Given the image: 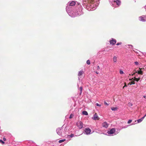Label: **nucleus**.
Masks as SVG:
<instances>
[{
	"label": "nucleus",
	"instance_id": "f257e3e1",
	"mask_svg": "<svg viewBox=\"0 0 146 146\" xmlns=\"http://www.w3.org/2000/svg\"><path fill=\"white\" fill-rule=\"evenodd\" d=\"M77 125L79 129H81L83 127V123L81 121L78 122L77 123Z\"/></svg>",
	"mask_w": 146,
	"mask_h": 146
},
{
	"label": "nucleus",
	"instance_id": "7c9ffc66",
	"mask_svg": "<svg viewBox=\"0 0 146 146\" xmlns=\"http://www.w3.org/2000/svg\"><path fill=\"white\" fill-rule=\"evenodd\" d=\"M104 103L105 104H106V105L107 106H108V103L105 101L104 102Z\"/></svg>",
	"mask_w": 146,
	"mask_h": 146
},
{
	"label": "nucleus",
	"instance_id": "f704fd0d",
	"mask_svg": "<svg viewBox=\"0 0 146 146\" xmlns=\"http://www.w3.org/2000/svg\"><path fill=\"white\" fill-rule=\"evenodd\" d=\"M120 73L121 74H122L123 73V72L122 71H120Z\"/></svg>",
	"mask_w": 146,
	"mask_h": 146
},
{
	"label": "nucleus",
	"instance_id": "72a5a7b5",
	"mask_svg": "<svg viewBox=\"0 0 146 146\" xmlns=\"http://www.w3.org/2000/svg\"><path fill=\"white\" fill-rule=\"evenodd\" d=\"M96 105L97 106H100L101 105H99L97 103Z\"/></svg>",
	"mask_w": 146,
	"mask_h": 146
},
{
	"label": "nucleus",
	"instance_id": "39448f33",
	"mask_svg": "<svg viewBox=\"0 0 146 146\" xmlns=\"http://www.w3.org/2000/svg\"><path fill=\"white\" fill-rule=\"evenodd\" d=\"M85 132L86 134H88L90 133L91 132V130L89 128H87L85 129Z\"/></svg>",
	"mask_w": 146,
	"mask_h": 146
},
{
	"label": "nucleus",
	"instance_id": "2f4dec72",
	"mask_svg": "<svg viewBox=\"0 0 146 146\" xmlns=\"http://www.w3.org/2000/svg\"><path fill=\"white\" fill-rule=\"evenodd\" d=\"M100 69V67L99 66H98L97 67V69L98 70H99Z\"/></svg>",
	"mask_w": 146,
	"mask_h": 146
},
{
	"label": "nucleus",
	"instance_id": "20e7f679",
	"mask_svg": "<svg viewBox=\"0 0 146 146\" xmlns=\"http://www.w3.org/2000/svg\"><path fill=\"white\" fill-rule=\"evenodd\" d=\"M110 42L111 44L113 45L115 44L116 42V41L115 39L112 38V39L110 41Z\"/></svg>",
	"mask_w": 146,
	"mask_h": 146
},
{
	"label": "nucleus",
	"instance_id": "0eeeda50",
	"mask_svg": "<svg viewBox=\"0 0 146 146\" xmlns=\"http://www.w3.org/2000/svg\"><path fill=\"white\" fill-rule=\"evenodd\" d=\"M139 71H138L137 72V73L138 74H141V75H142L143 74V71L141 70L142 69H144V68H139Z\"/></svg>",
	"mask_w": 146,
	"mask_h": 146
},
{
	"label": "nucleus",
	"instance_id": "6e6552de",
	"mask_svg": "<svg viewBox=\"0 0 146 146\" xmlns=\"http://www.w3.org/2000/svg\"><path fill=\"white\" fill-rule=\"evenodd\" d=\"M102 126L103 127L106 128L108 127V124L107 122H105L102 123Z\"/></svg>",
	"mask_w": 146,
	"mask_h": 146
},
{
	"label": "nucleus",
	"instance_id": "2eb2a0df",
	"mask_svg": "<svg viewBox=\"0 0 146 146\" xmlns=\"http://www.w3.org/2000/svg\"><path fill=\"white\" fill-rule=\"evenodd\" d=\"M113 61L114 62H116L117 61V58L116 56H114L113 58Z\"/></svg>",
	"mask_w": 146,
	"mask_h": 146
},
{
	"label": "nucleus",
	"instance_id": "7ed1b4c3",
	"mask_svg": "<svg viewBox=\"0 0 146 146\" xmlns=\"http://www.w3.org/2000/svg\"><path fill=\"white\" fill-rule=\"evenodd\" d=\"M139 18L140 21L143 22L146 21V16H142L140 17Z\"/></svg>",
	"mask_w": 146,
	"mask_h": 146
},
{
	"label": "nucleus",
	"instance_id": "5701e85b",
	"mask_svg": "<svg viewBox=\"0 0 146 146\" xmlns=\"http://www.w3.org/2000/svg\"><path fill=\"white\" fill-rule=\"evenodd\" d=\"M133 105V104H131L130 102H129L128 103V106H129L131 107Z\"/></svg>",
	"mask_w": 146,
	"mask_h": 146
},
{
	"label": "nucleus",
	"instance_id": "4be33fe9",
	"mask_svg": "<svg viewBox=\"0 0 146 146\" xmlns=\"http://www.w3.org/2000/svg\"><path fill=\"white\" fill-rule=\"evenodd\" d=\"M73 117H74V115L73 114H72V113L70 115V116L69 117V118L71 119V118H73Z\"/></svg>",
	"mask_w": 146,
	"mask_h": 146
},
{
	"label": "nucleus",
	"instance_id": "f8f14e48",
	"mask_svg": "<svg viewBox=\"0 0 146 146\" xmlns=\"http://www.w3.org/2000/svg\"><path fill=\"white\" fill-rule=\"evenodd\" d=\"M146 116V114L143 117H142L141 118L138 119L137 120L138 123H140V122H141Z\"/></svg>",
	"mask_w": 146,
	"mask_h": 146
},
{
	"label": "nucleus",
	"instance_id": "c756f323",
	"mask_svg": "<svg viewBox=\"0 0 146 146\" xmlns=\"http://www.w3.org/2000/svg\"><path fill=\"white\" fill-rule=\"evenodd\" d=\"M74 136V135L73 134H70V136L71 137H73Z\"/></svg>",
	"mask_w": 146,
	"mask_h": 146
},
{
	"label": "nucleus",
	"instance_id": "393cba45",
	"mask_svg": "<svg viewBox=\"0 0 146 146\" xmlns=\"http://www.w3.org/2000/svg\"><path fill=\"white\" fill-rule=\"evenodd\" d=\"M132 120H129L128 121L127 123H128L129 124V123H131L132 122Z\"/></svg>",
	"mask_w": 146,
	"mask_h": 146
},
{
	"label": "nucleus",
	"instance_id": "f03ea898",
	"mask_svg": "<svg viewBox=\"0 0 146 146\" xmlns=\"http://www.w3.org/2000/svg\"><path fill=\"white\" fill-rule=\"evenodd\" d=\"M56 131L58 134L59 135H62V129L61 128H58L56 130Z\"/></svg>",
	"mask_w": 146,
	"mask_h": 146
},
{
	"label": "nucleus",
	"instance_id": "bb28decb",
	"mask_svg": "<svg viewBox=\"0 0 146 146\" xmlns=\"http://www.w3.org/2000/svg\"><path fill=\"white\" fill-rule=\"evenodd\" d=\"M0 142H1L2 144H4L5 143V142L3 141L2 140L0 139Z\"/></svg>",
	"mask_w": 146,
	"mask_h": 146
},
{
	"label": "nucleus",
	"instance_id": "4468645a",
	"mask_svg": "<svg viewBox=\"0 0 146 146\" xmlns=\"http://www.w3.org/2000/svg\"><path fill=\"white\" fill-rule=\"evenodd\" d=\"M84 73V72L83 70H81L79 72L78 75L79 76H81Z\"/></svg>",
	"mask_w": 146,
	"mask_h": 146
},
{
	"label": "nucleus",
	"instance_id": "4c0bfd02",
	"mask_svg": "<svg viewBox=\"0 0 146 146\" xmlns=\"http://www.w3.org/2000/svg\"><path fill=\"white\" fill-rule=\"evenodd\" d=\"M96 72L97 74H98V73H99L97 72Z\"/></svg>",
	"mask_w": 146,
	"mask_h": 146
},
{
	"label": "nucleus",
	"instance_id": "b1692460",
	"mask_svg": "<svg viewBox=\"0 0 146 146\" xmlns=\"http://www.w3.org/2000/svg\"><path fill=\"white\" fill-rule=\"evenodd\" d=\"M133 72H134L132 74V75H133L134 74H135L137 73V72L136 71V70H134V71H133Z\"/></svg>",
	"mask_w": 146,
	"mask_h": 146
},
{
	"label": "nucleus",
	"instance_id": "cd10ccee",
	"mask_svg": "<svg viewBox=\"0 0 146 146\" xmlns=\"http://www.w3.org/2000/svg\"><path fill=\"white\" fill-rule=\"evenodd\" d=\"M121 44V42H118L116 44V45H120V44Z\"/></svg>",
	"mask_w": 146,
	"mask_h": 146
},
{
	"label": "nucleus",
	"instance_id": "412c9836",
	"mask_svg": "<svg viewBox=\"0 0 146 146\" xmlns=\"http://www.w3.org/2000/svg\"><path fill=\"white\" fill-rule=\"evenodd\" d=\"M86 63L88 65L90 64V60H87L86 61Z\"/></svg>",
	"mask_w": 146,
	"mask_h": 146
},
{
	"label": "nucleus",
	"instance_id": "a211bd4d",
	"mask_svg": "<svg viewBox=\"0 0 146 146\" xmlns=\"http://www.w3.org/2000/svg\"><path fill=\"white\" fill-rule=\"evenodd\" d=\"M134 80H132L127 85H129V84H135V82Z\"/></svg>",
	"mask_w": 146,
	"mask_h": 146
},
{
	"label": "nucleus",
	"instance_id": "9d476101",
	"mask_svg": "<svg viewBox=\"0 0 146 146\" xmlns=\"http://www.w3.org/2000/svg\"><path fill=\"white\" fill-rule=\"evenodd\" d=\"M99 0H88V2L91 4H94L95 1H97Z\"/></svg>",
	"mask_w": 146,
	"mask_h": 146
},
{
	"label": "nucleus",
	"instance_id": "c9c22d12",
	"mask_svg": "<svg viewBox=\"0 0 146 146\" xmlns=\"http://www.w3.org/2000/svg\"><path fill=\"white\" fill-rule=\"evenodd\" d=\"M3 140L4 141H5L6 140V139L4 137L3 138Z\"/></svg>",
	"mask_w": 146,
	"mask_h": 146
},
{
	"label": "nucleus",
	"instance_id": "aec40b11",
	"mask_svg": "<svg viewBox=\"0 0 146 146\" xmlns=\"http://www.w3.org/2000/svg\"><path fill=\"white\" fill-rule=\"evenodd\" d=\"M65 140H66L65 139L60 140L59 141V143H61L62 142H63Z\"/></svg>",
	"mask_w": 146,
	"mask_h": 146
},
{
	"label": "nucleus",
	"instance_id": "473e14b6",
	"mask_svg": "<svg viewBox=\"0 0 146 146\" xmlns=\"http://www.w3.org/2000/svg\"><path fill=\"white\" fill-rule=\"evenodd\" d=\"M124 84H125V86L123 87V88H124V87L125 86H127V85H126V84L125 82V83H124Z\"/></svg>",
	"mask_w": 146,
	"mask_h": 146
},
{
	"label": "nucleus",
	"instance_id": "9b49d317",
	"mask_svg": "<svg viewBox=\"0 0 146 146\" xmlns=\"http://www.w3.org/2000/svg\"><path fill=\"white\" fill-rule=\"evenodd\" d=\"M113 2L114 3L115 2L117 5L118 6H119L121 4V2L119 0H117L116 1H114Z\"/></svg>",
	"mask_w": 146,
	"mask_h": 146
},
{
	"label": "nucleus",
	"instance_id": "6ab92c4d",
	"mask_svg": "<svg viewBox=\"0 0 146 146\" xmlns=\"http://www.w3.org/2000/svg\"><path fill=\"white\" fill-rule=\"evenodd\" d=\"M111 109L112 110L115 111L117 110V108L116 107H112L111 108Z\"/></svg>",
	"mask_w": 146,
	"mask_h": 146
},
{
	"label": "nucleus",
	"instance_id": "1a4fd4ad",
	"mask_svg": "<svg viewBox=\"0 0 146 146\" xmlns=\"http://www.w3.org/2000/svg\"><path fill=\"white\" fill-rule=\"evenodd\" d=\"M115 131V129L114 128H112L109 132V134H113Z\"/></svg>",
	"mask_w": 146,
	"mask_h": 146
},
{
	"label": "nucleus",
	"instance_id": "c85d7f7f",
	"mask_svg": "<svg viewBox=\"0 0 146 146\" xmlns=\"http://www.w3.org/2000/svg\"><path fill=\"white\" fill-rule=\"evenodd\" d=\"M79 90L80 91H82V87H81L80 88V89Z\"/></svg>",
	"mask_w": 146,
	"mask_h": 146
},
{
	"label": "nucleus",
	"instance_id": "e433bc0d",
	"mask_svg": "<svg viewBox=\"0 0 146 146\" xmlns=\"http://www.w3.org/2000/svg\"><path fill=\"white\" fill-rule=\"evenodd\" d=\"M143 97L144 98H145L146 97V96H143Z\"/></svg>",
	"mask_w": 146,
	"mask_h": 146
},
{
	"label": "nucleus",
	"instance_id": "dca6fc26",
	"mask_svg": "<svg viewBox=\"0 0 146 146\" xmlns=\"http://www.w3.org/2000/svg\"><path fill=\"white\" fill-rule=\"evenodd\" d=\"M82 114L83 115H88V112L86 111H83V112H82Z\"/></svg>",
	"mask_w": 146,
	"mask_h": 146
},
{
	"label": "nucleus",
	"instance_id": "a878e982",
	"mask_svg": "<svg viewBox=\"0 0 146 146\" xmlns=\"http://www.w3.org/2000/svg\"><path fill=\"white\" fill-rule=\"evenodd\" d=\"M134 63L135 64L137 65H138L139 64V63L138 62H137V61H136V62H134Z\"/></svg>",
	"mask_w": 146,
	"mask_h": 146
},
{
	"label": "nucleus",
	"instance_id": "f3484780",
	"mask_svg": "<svg viewBox=\"0 0 146 146\" xmlns=\"http://www.w3.org/2000/svg\"><path fill=\"white\" fill-rule=\"evenodd\" d=\"M140 79V78H136L135 77H134V79L133 80H135L137 82H138Z\"/></svg>",
	"mask_w": 146,
	"mask_h": 146
},
{
	"label": "nucleus",
	"instance_id": "423d86ee",
	"mask_svg": "<svg viewBox=\"0 0 146 146\" xmlns=\"http://www.w3.org/2000/svg\"><path fill=\"white\" fill-rule=\"evenodd\" d=\"M92 119L94 120H99L100 118L98 116V115L97 113H95L94 115V117L92 118Z\"/></svg>",
	"mask_w": 146,
	"mask_h": 146
},
{
	"label": "nucleus",
	"instance_id": "ddd939ff",
	"mask_svg": "<svg viewBox=\"0 0 146 146\" xmlns=\"http://www.w3.org/2000/svg\"><path fill=\"white\" fill-rule=\"evenodd\" d=\"M76 2L74 1H72L69 3V5L71 6H73L75 5Z\"/></svg>",
	"mask_w": 146,
	"mask_h": 146
}]
</instances>
